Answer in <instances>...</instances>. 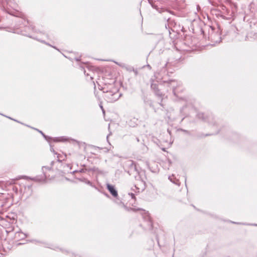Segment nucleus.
<instances>
[{"mask_svg": "<svg viewBox=\"0 0 257 257\" xmlns=\"http://www.w3.org/2000/svg\"><path fill=\"white\" fill-rule=\"evenodd\" d=\"M121 96V94L118 92V89L115 87H113L111 90H107L105 92L104 97L108 102H113L116 101Z\"/></svg>", "mask_w": 257, "mask_h": 257, "instance_id": "obj_1", "label": "nucleus"}, {"mask_svg": "<svg viewBox=\"0 0 257 257\" xmlns=\"http://www.w3.org/2000/svg\"><path fill=\"white\" fill-rule=\"evenodd\" d=\"M42 171L44 174V177L39 179L38 177L32 179L33 180L37 181H43L46 179H51L52 178V176L51 174L53 172V170L51 167L44 166L42 167Z\"/></svg>", "mask_w": 257, "mask_h": 257, "instance_id": "obj_2", "label": "nucleus"}, {"mask_svg": "<svg viewBox=\"0 0 257 257\" xmlns=\"http://www.w3.org/2000/svg\"><path fill=\"white\" fill-rule=\"evenodd\" d=\"M151 88L154 90L155 94L158 97L161 98L163 96V94L160 92V90L158 88L157 84L152 83L151 84Z\"/></svg>", "mask_w": 257, "mask_h": 257, "instance_id": "obj_3", "label": "nucleus"}, {"mask_svg": "<svg viewBox=\"0 0 257 257\" xmlns=\"http://www.w3.org/2000/svg\"><path fill=\"white\" fill-rule=\"evenodd\" d=\"M106 186L107 189L109 190L111 195L114 197H116L117 196V192L114 186L109 184H107Z\"/></svg>", "mask_w": 257, "mask_h": 257, "instance_id": "obj_4", "label": "nucleus"}, {"mask_svg": "<svg viewBox=\"0 0 257 257\" xmlns=\"http://www.w3.org/2000/svg\"><path fill=\"white\" fill-rule=\"evenodd\" d=\"M79 180L81 181L84 182L85 183L89 184L90 185H91V184H92L91 182H90L89 181L87 180V179H86L85 178L79 179Z\"/></svg>", "mask_w": 257, "mask_h": 257, "instance_id": "obj_5", "label": "nucleus"}, {"mask_svg": "<svg viewBox=\"0 0 257 257\" xmlns=\"http://www.w3.org/2000/svg\"><path fill=\"white\" fill-rule=\"evenodd\" d=\"M143 212H144V214L145 215L144 217H148L149 220L150 221V223L151 224V221L150 220L149 213L148 212H146L145 210H143Z\"/></svg>", "mask_w": 257, "mask_h": 257, "instance_id": "obj_6", "label": "nucleus"}, {"mask_svg": "<svg viewBox=\"0 0 257 257\" xmlns=\"http://www.w3.org/2000/svg\"><path fill=\"white\" fill-rule=\"evenodd\" d=\"M17 234H18L20 237L22 238H25L26 237V235L25 234H23L22 232H18L17 233Z\"/></svg>", "mask_w": 257, "mask_h": 257, "instance_id": "obj_7", "label": "nucleus"}, {"mask_svg": "<svg viewBox=\"0 0 257 257\" xmlns=\"http://www.w3.org/2000/svg\"><path fill=\"white\" fill-rule=\"evenodd\" d=\"M204 114L203 113H198V116L200 118H202L203 120H205V118L204 117Z\"/></svg>", "mask_w": 257, "mask_h": 257, "instance_id": "obj_8", "label": "nucleus"}, {"mask_svg": "<svg viewBox=\"0 0 257 257\" xmlns=\"http://www.w3.org/2000/svg\"><path fill=\"white\" fill-rule=\"evenodd\" d=\"M173 179H174V176H169V179L171 182H172L173 183H175V184H177V182H176L175 181V180H173Z\"/></svg>", "mask_w": 257, "mask_h": 257, "instance_id": "obj_9", "label": "nucleus"}, {"mask_svg": "<svg viewBox=\"0 0 257 257\" xmlns=\"http://www.w3.org/2000/svg\"><path fill=\"white\" fill-rule=\"evenodd\" d=\"M173 87V92H174V94L175 95H177V93L178 92V91L177 90V88H175L174 86H172Z\"/></svg>", "mask_w": 257, "mask_h": 257, "instance_id": "obj_10", "label": "nucleus"}, {"mask_svg": "<svg viewBox=\"0 0 257 257\" xmlns=\"http://www.w3.org/2000/svg\"><path fill=\"white\" fill-rule=\"evenodd\" d=\"M128 195L131 197L132 199L135 198V194L133 193H128Z\"/></svg>", "mask_w": 257, "mask_h": 257, "instance_id": "obj_11", "label": "nucleus"}, {"mask_svg": "<svg viewBox=\"0 0 257 257\" xmlns=\"http://www.w3.org/2000/svg\"><path fill=\"white\" fill-rule=\"evenodd\" d=\"M39 132L45 137L46 138V136H45V135L43 133V132L42 131H39Z\"/></svg>", "mask_w": 257, "mask_h": 257, "instance_id": "obj_12", "label": "nucleus"}, {"mask_svg": "<svg viewBox=\"0 0 257 257\" xmlns=\"http://www.w3.org/2000/svg\"><path fill=\"white\" fill-rule=\"evenodd\" d=\"M100 107H101V109H102V110L103 112V113H104V109H103V108L102 106H100Z\"/></svg>", "mask_w": 257, "mask_h": 257, "instance_id": "obj_13", "label": "nucleus"}, {"mask_svg": "<svg viewBox=\"0 0 257 257\" xmlns=\"http://www.w3.org/2000/svg\"><path fill=\"white\" fill-rule=\"evenodd\" d=\"M80 172H85V171H84V170L82 169V170H81L80 171Z\"/></svg>", "mask_w": 257, "mask_h": 257, "instance_id": "obj_14", "label": "nucleus"}, {"mask_svg": "<svg viewBox=\"0 0 257 257\" xmlns=\"http://www.w3.org/2000/svg\"><path fill=\"white\" fill-rule=\"evenodd\" d=\"M148 68H151V66L149 65H148Z\"/></svg>", "mask_w": 257, "mask_h": 257, "instance_id": "obj_15", "label": "nucleus"}, {"mask_svg": "<svg viewBox=\"0 0 257 257\" xmlns=\"http://www.w3.org/2000/svg\"><path fill=\"white\" fill-rule=\"evenodd\" d=\"M90 79H91V80H92V79H93V77H92V76H90Z\"/></svg>", "mask_w": 257, "mask_h": 257, "instance_id": "obj_16", "label": "nucleus"}, {"mask_svg": "<svg viewBox=\"0 0 257 257\" xmlns=\"http://www.w3.org/2000/svg\"><path fill=\"white\" fill-rule=\"evenodd\" d=\"M53 163H54V162H53V161H52V162H51V164H52V165L53 164Z\"/></svg>", "mask_w": 257, "mask_h": 257, "instance_id": "obj_17", "label": "nucleus"}, {"mask_svg": "<svg viewBox=\"0 0 257 257\" xmlns=\"http://www.w3.org/2000/svg\"><path fill=\"white\" fill-rule=\"evenodd\" d=\"M86 75H90V74H85Z\"/></svg>", "mask_w": 257, "mask_h": 257, "instance_id": "obj_18", "label": "nucleus"}, {"mask_svg": "<svg viewBox=\"0 0 257 257\" xmlns=\"http://www.w3.org/2000/svg\"><path fill=\"white\" fill-rule=\"evenodd\" d=\"M2 195V193H0V197H1Z\"/></svg>", "mask_w": 257, "mask_h": 257, "instance_id": "obj_19", "label": "nucleus"}, {"mask_svg": "<svg viewBox=\"0 0 257 257\" xmlns=\"http://www.w3.org/2000/svg\"><path fill=\"white\" fill-rule=\"evenodd\" d=\"M92 170L93 171H95V169L94 168V169H92Z\"/></svg>", "mask_w": 257, "mask_h": 257, "instance_id": "obj_20", "label": "nucleus"}]
</instances>
